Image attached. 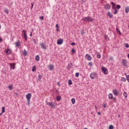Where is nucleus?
<instances>
[{
	"instance_id": "7c9ffc66",
	"label": "nucleus",
	"mask_w": 129,
	"mask_h": 129,
	"mask_svg": "<svg viewBox=\"0 0 129 129\" xmlns=\"http://www.w3.org/2000/svg\"><path fill=\"white\" fill-rule=\"evenodd\" d=\"M20 40H18V41H17V42H16V46H20Z\"/></svg>"
},
{
	"instance_id": "1a4fd4ad",
	"label": "nucleus",
	"mask_w": 129,
	"mask_h": 129,
	"mask_svg": "<svg viewBox=\"0 0 129 129\" xmlns=\"http://www.w3.org/2000/svg\"><path fill=\"white\" fill-rule=\"evenodd\" d=\"M104 8L106 10H109L111 8V6L109 4H106V5H104Z\"/></svg>"
},
{
	"instance_id": "603ef678",
	"label": "nucleus",
	"mask_w": 129,
	"mask_h": 129,
	"mask_svg": "<svg viewBox=\"0 0 129 129\" xmlns=\"http://www.w3.org/2000/svg\"><path fill=\"white\" fill-rule=\"evenodd\" d=\"M105 38L106 39L108 38V35H105Z\"/></svg>"
},
{
	"instance_id": "c756f323",
	"label": "nucleus",
	"mask_w": 129,
	"mask_h": 129,
	"mask_svg": "<svg viewBox=\"0 0 129 129\" xmlns=\"http://www.w3.org/2000/svg\"><path fill=\"white\" fill-rule=\"evenodd\" d=\"M123 96H124V97H125V98H127V93H126V92H123Z\"/></svg>"
},
{
	"instance_id": "9d476101",
	"label": "nucleus",
	"mask_w": 129,
	"mask_h": 129,
	"mask_svg": "<svg viewBox=\"0 0 129 129\" xmlns=\"http://www.w3.org/2000/svg\"><path fill=\"white\" fill-rule=\"evenodd\" d=\"M85 57L87 58V59H88V60H91L92 59V56H91V55L89 54H86Z\"/></svg>"
},
{
	"instance_id": "f03ea898",
	"label": "nucleus",
	"mask_w": 129,
	"mask_h": 129,
	"mask_svg": "<svg viewBox=\"0 0 129 129\" xmlns=\"http://www.w3.org/2000/svg\"><path fill=\"white\" fill-rule=\"evenodd\" d=\"M47 105L54 109L57 106L56 103L55 102H47Z\"/></svg>"
},
{
	"instance_id": "4468645a",
	"label": "nucleus",
	"mask_w": 129,
	"mask_h": 129,
	"mask_svg": "<svg viewBox=\"0 0 129 129\" xmlns=\"http://www.w3.org/2000/svg\"><path fill=\"white\" fill-rule=\"evenodd\" d=\"M49 69L50 71H52V70H54V67L53 64H49Z\"/></svg>"
},
{
	"instance_id": "bf43d9fd",
	"label": "nucleus",
	"mask_w": 129,
	"mask_h": 129,
	"mask_svg": "<svg viewBox=\"0 0 129 129\" xmlns=\"http://www.w3.org/2000/svg\"><path fill=\"white\" fill-rule=\"evenodd\" d=\"M1 28H2V25H1V24L0 23V29H1Z\"/></svg>"
},
{
	"instance_id": "a211bd4d",
	"label": "nucleus",
	"mask_w": 129,
	"mask_h": 129,
	"mask_svg": "<svg viewBox=\"0 0 129 129\" xmlns=\"http://www.w3.org/2000/svg\"><path fill=\"white\" fill-rule=\"evenodd\" d=\"M107 15H108V16H109V17L110 18H112V16H113L112 14H111L110 12H108L107 13Z\"/></svg>"
},
{
	"instance_id": "052dcab7",
	"label": "nucleus",
	"mask_w": 129,
	"mask_h": 129,
	"mask_svg": "<svg viewBox=\"0 0 129 129\" xmlns=\"http://www.w3.org/2000/svg\"><path fill=\"white\" fill-rule=\"evenodd\" d=\"M3 115V112H2L1 113H0V115Z\"/></svg>"
},
{
	"instance_id": "864d4df0",
	"label": "nucleus",
	"mask_w": 129,
	"mask_h": 129,
	"mask_svg": "<svg viewBox=\"0 0 129 129\" xmlns=\"http://www.w3.org/2000/svg\"><path fill=\"white\" fill-rule=\"evenodd\" d=\"M2 41H3V39L2 37H0V42H1Z\"/></svg>"
},
{
	"instance_id": "a878e982",
	"label": "nucleus",
	"mask_w": 129,
	"mask_h": 129,
	"mask_svg": "<svg viewBox=\"0 0 129 129\" xmlns=\"http://www.w3.org/2000/svg\"><path fill=\"white\" fill-rule=\"evenodd\" d=\"M121 81H122L123 82H126V79L124 77H122L121 79Z\"/></svg>"
},
{
	"instance_id": "72a5a7b5",
	"label": "nucleus",
	"mask_w": 129,
	"mask_h": 129,
	"mask_svg": "<svg viewBox=\"0 0 129 129\" xmlns=\"http://www.w3.org/2000/svg\"><path fill=\"white\" fill-rule=\"evenodd\" d=\"M69 66L70 67V69H71L72 67L73 66V63L72 62H70V63H69Z\"/></svg>"
},
{
	"instance_id": "69168bd1",
	"label": "nucleus",
	"mask_w": 129,
	"mask_h": 129,
	"mask_svg": "<svg viewBox=\"0 0 129 129\" xmlns=\"http://www.w3.org/2000/svg\"><path fill=\"white\" fill-rule=\"evenodd\" d=\"M84 129H88V128H84Z\"/></svg>"
},
{
	"instance_id": "423d86ee",
	"label": "nucleus",
	"mask_w": 129,
	"mask_h": 129,
	"mask_svg": "<svg viewBox=\"0 0 129 129\" xmlns=\"http://www.w3.org/2000/svg\"><path fill=\"white\" fill-rule=\"evenodd\" d=\"M22 32H24V39H25L26 41H27V40L28 39V36H27V34L26 33V30H23Z\"/></svg>"
},
{
	"instance_id": "6e6d98bb",
	"label": "nucleus",
	"mask_w": 129,
	"mask_h": 129,
	"mask_svg": "<svg viewBox=\"0 0 129 129\" xmlns=\"http://www.w3.org/2000/svg\"><path fill=\"white\" fill-rule=\"evenodd\" d=\"M103 107H104V108H106V106L105 104H104Z\"/></svg>"
},
{
	"instance_id": "f8f14e48",
	"label": "nucleus",
	"mask_w": 129,
	"mask_h": 129,
	"mask_svg": "<svg viewBox=\"0 0 129 129\" xmlns=\"http://www.w3.org/2000/svg\"><path fill=\"white\" fill-rule=\"evenodd\" d=\"M40 45L42 48H43L44 49H46V44H45V43H43V42H42Z\"/></svg>"
},
{
	"instance_id": "09e8293b",
	"label": "nucleus",
	"mask_w": 129,
	"mask_h": 129,
	"mask_svg": "<svg viewBox=\"0 0 129 129\" xmlns=\"http://www.w3.org/2000/svg\"><path fill=\"white\" fill-rule=\"evenodd\" d=\"M33 6H34V5L32 4L31 6V9H32L33 8Z\"/></svg>"
},
{
	"instance_id": "774afa93",
	"label": "nucleus",
	"mask_w": 129,
	"mask_h": 129,
	"mask_svg": "<svg viewBox=\"0 0 129 129\" xmlns=\"http://www.w3.org/2000/svg\"><path fill=\"white\" fill-rule=\"evenodd\" d=\"M128 28H129V25H128Z\"/></svg>"
},
{
	"instance_id": "f704fd0d",
	"label": "nucleus",
	"mask_w": 129,
	"mask_h": 129,
	"mask_svg": "<svg viewBox=\"0 0 129 129\" xmlns=\"http://www.w3.org/2000/svg\"><path fill=\"white\" fill-rule=\"evenodd\" d=\"M73 82L71 80H69V85H72Z\"/></svg>"
},
{
	"instance_id": "412c9836",
	"label": "nucleus",
	"mask_w": 129,
	"mask_h": 129,
	"mask_svg": "<svg viewBox=\"0 0 129 129\" xmlns=\"http://www.w3.org/2000/svg\"><path fill=\"white\" fill-rule=\"evenodd\" d=\"M76 102V100L75 99V98H72V103H73V104H75Z\"/></svg>"
},
{
	"instance_id": "4c0bfd02",
	"label": "nucleus",
	"mask_w": 129,
	"mask_h": 129,
	"mask_svg": "<svg viewBox=\"0 0 129 129\" xmlns=\"http://www.w3.org/2000/svg\"><path fill=\"white\" fill-rule=\"evenodd\" d=\"M127 82L129 83V75H127L126 77Z\"/></svg>"
},
{
	"instance_id": "5fc2aeb1",
	"label": "nucleus",
	"mask_w": 129,
	"mask_h": 129,
	"mask_svg": "<svg viewBox=\"0 0 129 129\" xmlns=\"http://www.w3.org/2000/svg\"><path fill=\"white\" fill-rule=\"evenodd\" d=\"M33 41L34 43H36V40L35 39H34Z\"/></svg>"
},
{
	"instance_id": "680f3d73",
	"label": "nucleus",
	"mask_w": 129,
	"mask_h": 129,
	"mask_svg": "<svg viewBox=\"0 0 129 129\" xmlns=\"http://www.w3.org/2000/svg\"><path fill=\"white\" fill-rule=\"evenodd\" d=\"M118 116L119 117H120V115L118 114Z\"/></svg>"
},
{
	"instance_id": "2f4dec72",
	"label": "nucleus",
	"mask_w": 129,
	"mask_h": 129,
	"mask_svg": "<svg viewBox=\"0 0 129 129\" xmlns=\"http://www.w3.org/2000/svg\"><path fill=\"white\" fill-rule=\"evenodd\" d=\"M5 111L6 110L5 107H2V114H3V113H4Z\"/></svg>"
},
{
	"instance_id": "ea45409f",
	"label": "nucleus",
	"mask_w": 129,
	"mask_h": 129,
	"mask_svg": "<svg viewBox=\"0 0 129 129\" xmlns=\"http://www.w3.org/2000/svg\"><path fill=\"white\" fill-rule=\"evenodd\" d=\"M111 4H112L113 7L112 8H114V6H115V4L114 3V2H111Z\"/></svg>"
},
{
	"instance_id": "a18cd8bd",
	"label": "nucleus",
	"mask_w": 129,
	"mask_h": 129,
	"mask_svg": "<svg viewBox=\"0 0 129 129\" xmlns=\"http://www.w3.org/2000/svg\"><path fill=\"white\" fill-rule=\"evenodd\" d=\"M112 99H113V100L114 101H116V97H113Z\"/></svg>"
},
{
	"instance_id": "79ce46f5",
	"label": "nucleus",
	"mask_w": 129,
	"mask_h": 129,
	"mask_svg": "<svg viewBox=\"0 0 129 129\" xmlns=\"http://www.w3.org/2000/svg\"><path fill=\"white\" fill-rule=\"evenodd\" d=\"M72 52H73V53L76 52V50L74 48H73V49H72Z\"/></svg>"
},
{
	"instance_id": "6e6552de",
	"label": "nucleus",
	"mask_w": 129,
	"mask_h": 129,
	"mask_svg": "<svg viewBox=\"0 0 129 129\" xmlns=\"http://www.w3.org/2000/svg\"><path fill=\"white\" fill-rule=\"evenodd\" d=\"M12 49H10V48H7V49L6 50V54H11L12 52Z\"/></svg>"
},
{
	"instance_id": "4d7b16f0",
	"label": "nucleus",
	"mask_w": 129,
	"mask_h": 129,
	"mask_svg": "<svg viewBox=\"0 0 129 129\" xmlns=\"http://www.w3.org/2000/svg\"><path fill=\"white\" fill-rule=\"evenodd\" d=\"M98 114L99 115H101V112H98Z\"/></svg>"
},
{
	"instance_id": "de8ad7c7",
	"label": "nucleus",
	"mask_w": 129,
	"mask_h": 129,
	"mask_svg": "<svg viewBox=\"0 0 129 129\" xmlns=\"http://www.w3.org/2000/svg\"><path fill=\"white\" fill-rule=\"evenodd\" d=\"M89 64H90V68H91V67H92V62H89Z\"/></svg>"
},
{
	"instance_id": "20e7f679",
	"label": "nucleus",
	"mask_w": 129,
	"mask_h": 129,
	"mask_svg": "<svg viewBox=\"0 0 129 129\" xmlns=\"http://www.w3.org/2000/svg\"><path fill=\"white\" fill-rule=\"evenodd\" d=\"M102 72L105 74V75H107L108 74V70L106 68H105L104 67H101Z\"/></svg>"
},
{
	"instance_id": "3c124183",
	"label": "nucleus",
	"mask_w": 129,
	"mask_h": 129,
	"mask_svg": "<svg viewBox=\"0 0 129 129\" xmlns=\"http://www.w3.org/2000/svg\"><path fill=\"white\" fill-rule=\"evenodd\" d=\"M75 42H72L71 45H75Z\"/></svg>"
},
{
	"instance_id": "4be33fe9",
	"label": "nucleus",
	"mask_w": 129,
	"mask_h": 129,
	"mask_svg": "<svg viewBox=\"0 0 129 129\" xmlns=\"http://www.w3.org/2000/svg\"><path fill=\"white\" fill-rule=\"evenodd\" d=\"M4 12L7 13V14H9V10L8 9H5Z\"/></svg>"
},
{
	"instance_id": "c9c22d12",
	"label": "nucleus",
	"mask_w": 129,
	"mask_h": 129,
	"mask_svg": "<svg viewBox=\"0 0 129 129\" xmlns=\"http://www.w3.org/2000/svg\"><path fill=\"white\" fill-rule=\"evenodd\" d=\"M58 24H56L55 27H56V31H58L59 30V28H58Z\"/></svg>"
},
{
	"instance_id": "dca6fc26",
	"label": "nucleus",
	"mask_w": 129,
	"mask_h": 129,
	"mask_svg": "<svg viewBox=\"0 0 129 129\" xmlns=\"http://www.w3.org/2000/svg\"><path fill=\"white\" fill-rule=\"evenodd\" d=\"M125 13L127 14L129 12V6H127L125 9Z\"/></svg>"
},
{
	"instance_id": "2eb2a0df",
	"label": "nucleus",
	"mask_w": 129,
	"mask_h": 129,
	"mask_svg": "<svg viewBox=\"0 0 129 129\" xmlns=\"http://www.w3.org/2000/svg\"><path fill=\"white\" fill-rule=\"evenodd\" d=\"M57 44H62V43H63V39H58V40H57Z\"/></svg>"
},
{
	"instance_id": "58836bf2",
	"label": "nucleus",
	"mask_w": 129,
	"mask_h": 129,
	"mask_svg": "<svg viewBox=\"0 0 129 129\" xmlns=\"http://www.w3.org/2000/svg\"><path fill=\"white\" fill-rule=\"evenodd\" d=\"M113 13H114V14H117V9H115Z\"/></svg>"
},
{
	"instance_id": "0eeeda50",
	"label": "nucleus",
	"mask_w": 129,
	"mask_h": 129,
	"mask_svg": "<svg viewBox=\"0 0 129 129\" xmlns=\"http://www.w3.org/2000/svg\"><path fill=\"white\" fill-rule=\"evenodd\" d=\"M112 93L115 95V96H118V91L116 90V89L112 90Z\"/></svg>"
},
{
	"instance_id": "a19ab883",
	"label": "nucleus",
	"mask_w": 129,
	"mask_h": 129,
	"mask_svg": "<svg viewBox=\"0 0 129 129\" xmlns=\"http://www.w3.org/2000/svg\"><path fill=\"white\" fill-rule=\"evenodd\" d=\"M120 7H121L120 5H117V6H116V8L117 9H120Z\"/></svg>"
},
{
	"instance_id": "393cba45",
	"label": "nucleus",
	"mask_w": 129,
	"mask_h": 129,
	"mask_svg": "<svg viewBox=\"0 0 129 129\" xmlns=\"http://www.w3.org/2000/svg\"><path fill=\"white\" fill-rule=\"evenodd\" d=\"M35 71H36V68L35 66H34L33 67H32V71L33 72H35Z\"/></svg>"
},
{
	"instance_id": "338daca9",
	"label": "nucleus",
	"mask_w": 129,
	"mask_h": 129,
	"mask_svg": "<svg viewBox=\"0 0 129 129\" xmlns=\"http://www.w3.org/2000/svg\"><path fill=\"white\" fill-rule=\"evenodd\" d=\"M25 129H28V128H25Z\"/></svg>"
},
{
	"instance_id": "ddd939ff",
	"label": "nucleus",
	"mask_w": 129,
	"mask_h": 129,
	"mask_svg": "<svg viewBox=\"0 0 129 129\" xmlns=\"http://www.w3.org/2000/svg\"><path fill=\"white\" fill-rule=\"evenodd\" d=\"M113 95L112 93H110V94H108V98L110 100H111V99H113Z\"/></svg>"
},
{
	"instance_id": "0e129e2a",
	"label": "nucleus",
	"mask_w": 129,
	"mask_h": 129,
	"mask_svg": "<svg viewBox=\"0 0 129 129\" xmlns=\"http://www.w3.org/2000/svg\"><path fill=\"white\" fill-rule=\"evenodd\" d=\"M96 109H97V106H95Z\"/></svg>"
},
{
	"instance_id": "f257e3e1",
	"label": "nucleus",
	"mask_w": 129,
	"mask_h": 129,
	"mask_svg": "<svg viewBox=\"0 0 129 129\" xmlns=\"http://www.w3.org/2000/svg\"><path fill=\"white\" fill-rule=\"evenodd\" d=\"M82 20L83 21H86V22H93L94 21L93 18L92 17H90V16H87V17H83L82 19Z\"/></svg>"
},
{
	"instance_id": "9b49d317",
	"label": "nucleus",
	"mask_w": 129,
	"mask_h": 129,
	"mask_svg": "<svg viewBox=\"0 0 129 129\" xmlns=\"http://www.w3.org/2000/svg\"><path fill=\"white\" fill-rule=\"evenodd\" d=\"M96 76V75L95 73H92V74H90V77L91 79H95Z\"/></svg>"
},
{
	"instance_id": "e433bc0d",
	"label": "nucleus",
	"mask_w": 129,
	"mask_h": 129,
	"mask_svg": "<svg viewBox=\"0 0 129 129\" xmlns=\"http://www.w3.org/2000/svg\"><path fill=\"white\" fill-rule=\"evenodd\" d=\"M79 76H80L79 73H76V74H75L76 77H79Z\"/></svg>"
},
{
	"instance_id": "7ed1b4c3",
	"label": "nucleus",
	"mask_w": 129,
	"mask_h": 129,
	"mask_svg": "<svg viewBox=\"0 0 129 129\" xmlns=\"http://www.w3.org/2000/svg\"><path fill=\"white\" fill-rule=\"evenodd\" d=\"M26 97V99H27L28 104L30 105L31 98L32 97V95L31 93H28V94H27Z\"/></svg>"
},
{
	"instance_id": "f3484780",
	"label": "nucleus",
	"mask_w": 129,
	"mask_h": 129,
	"mask_svg": "<svg viewBox=\"0 0 129 129\" xmlns=\"http://www.w3.org/2000/svg\"><path fill=\"white\" fill-rule=\"evenodd\" d=\"M15 64L16 63H10V66L11 68H12V69L14 70L15 69Z\"/></svg>"
},
{
	"instance_id": "8fccbe9b",
	"label": "nucleus",
	"mask_w": 129,
	"mask_h": 129,
	"mask_svg": "<svg viewBox=\"0 0 129 129\" xmlns=\"http://www.w3.org/2000/svg\"><path fill=\"white\" fill-rule=\"evenodd\" d=\"M67 69H68V70H70V67L69 66H69L67 67Z\"/></svg>"
},
{
	"instance_id": "c03bdc74",
	"label": "nucleus",
	"mask_w": 129,
	"mask_h": 129,
	"mask_svg": "<svg viewBox=\"0 0 129 129\" xmlns=\"http://www.w3.org/2000/svg\"><path fill=\"white\" fill-rule=\"evenodd\" d=\"M125 47H129V44L128 43H125Z\"/></svg>"
},
{
	"instance_id": "5701e85b",
	"label": "nucleus",
	"mask_w": 129,
	"mask_h": 129,
	"mask_svg": "<svg viewBox=\"0 0 129 129\" xmlns=\"http://www.w3.org/2000/svg\"><path fill=\"white\" fill-rule=\"evenodd\" d=\"M40 59V56L39 55H37L36 56V60H37L38 61Z\"/></svg>"
},
{
	"instance_id": "c85d7f7f",
	"label": "nucleus",
	"mask_w": 129,
	"mask_h": 129,
	"mask_svg": "<svg viewBox=\"0 0 129 129\" xmlns=\"http://www.w3.org/2000/svg\"><path fill=\"white\" fill-rule=\"evenodd\" d=\"M8 88L10 89V90H13V87L12 85H9Z\"/></svg>"
},
{
	"instance_id": "13d9d810",
	"label": "nucleus",
	"mask_w": 129,
	"mask_h": 129,
	"mask_svg": "<svg viewBox=\"0 0 129 129\" xmlns=\"http://www.w3.org/2000/svg\"><path fill=\"white\" fill-rule=\"evenodd\" d=\"M30 36H32V32H31V33H30Z\"/></svg>"
},
{
	"instance_id": "cd10ccee",
	"label": "nucleus",
	"mask_w": 129,
	"mask_h": 129,
	"mask_svg": "<svg viewBox=\"0 0 129 129\" xmlns=\"http://www.w3.org/2000/svg\"><path fill=\"white\" fill-rule=\"evenodd\" d=\"M113 128H114L113 125L110 124L109 125V129H113Z\"/></svg>"
},
{
	"instance_id": "39448f33",
	"label": "nucleus",
	"mask_w": 129,
	"mask_h": 129,
	"mask_svg": "<svg viewBox=\"0 0 129 129\" xmlns=\"http://www.w3.org/2000/svg\"><path fill=\"white\" fill-rule=\"evenodd\" d=\"M122 63L123 66H124V67H127V61L126 59H122Z\"/></svg>"
},
{
	"instance_id": "37998d69",
	"label": "nucleus",
	"mask_w": 129,
	"mask_h": 129,
	"mask_svg": "<svg viewBox=\"0 0 129 129\" xmlns=\"http://www.w3.org/2000/svg\"><path fill=\"white\" fill-rule=\"evenodd\" d=\"M40 19H41V20H44V16H41Z\"/></svg>"
},
{
	"instance_id": "bb28decb",
	"label": "nucleus",
	"mask_w": 129,
	"mask_h": 129,
	"mask_svg": "<svg viewBox=\"0 0 129 129\" xmlns=\"http://www.w3.org/2000/svg\"><path fill=\"white\" fill-rule=\"evenodd\" d=\"M97 57L98 58H101V54H100V53H99L97 54Z\"/></svg>"
},
{
	"instance_id": "e2e57ef3",
	"label": "nucleus",
	"mask_w": 129,
	"mask_h": 129,
	"mask_svg": "<svg viewBox=\"0 0 129 129\" xmlns=\"http://www.w3.org/2000/svg\"><path fill=\"white\" fill-rule=\"evenodd\" d=\"M127 57L129 58V53L127 54Z\"/></svg>"
},
{
	"instance_id": "6ab92c4d",
	"label": "nucleus",
	"mask_w": 129,
	"mask_h": 129,
	"mask_svg": "<svg viewBox=\"0 0 129 129\" xmlns=\"http://www.w3.org/2000/svg\"><path fill=\"white\" fill-rule=\"evenodd\" d=\"M116 31L118 32L119 34L120 35L121 34V32H120V30H119V28H116Z\"/></svg>"
},
{
	"instance_id": "b1692460",
	"label": "nucleus",
	"mask_w": 129,
	"mask_h": 129,
	"mask_svg": "<svg viewBox=\"0 0 129 129\" xmlns=\"http://www.w3.org/2000/svg\"><path fill=\"white\" fill-rule=\"evenodd\" d=\"M38 78H39L38 80L40 81V80H41V79L42 78V75H41V74L38 75Z\"/></svg>"
},
{
	"instance_id": "49530a36",
	"label": "nucleus",
	"mask_w": 129,
	"mask_h": 129,
	"mask_svg": "<svg viewBox=\"0 0 129 129\" xmlns=\"http://www.w3.org/2000/svg\"><path fill=\"white\" fill-rule=\"evenodd\" d=\"M110 59L111 60H113L114 58H113V56H110Z\"/></svg>"
},
{
	"instance_id": "473e14b6",
	"label": "nucleus",
	"mask_w": 129,
	"mask_h": 129,
	"mask_svg": "<svg viewBox=\"0 0 129 129\" xmlns=\"http://www.w3.org/2000/svg\"><path fill=\"white\" fill-rule=\"evenodd\" d=\"M27 54V52L26 50H24L23 55L26 56Z\"/></svg>"
},
{
	"instance_id": "aec40b11",
	"label": "nucleus",
	"mask_w": 129,
	"mask_h": 129,
	"mask_svg": "<svg viewBox=\"0 0 129 129\" xmlns=\"http://www.w3.org/2000/svg\"><path fill=\"white\" fill-rule=\"evenodd\" d=\"M57 101H60L61 100V97L60 96H56Z\"/></svg>"
}]
</instances>
